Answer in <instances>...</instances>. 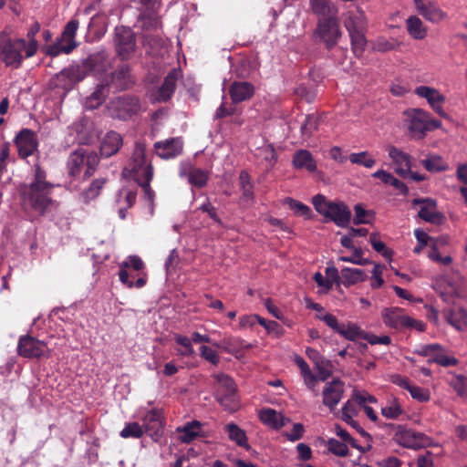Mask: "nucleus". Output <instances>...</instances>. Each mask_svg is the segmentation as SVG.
<instances>
[{
    "label": "nucleus",
    "instance_id": "f257e3e1",
    "mask_svg": "<svg viewBox=\"0 0 467 467\" xmlns=\"http://www.w3.org/2000/svg\"><path fill=\"white\" fill-rule=\"evenodd\" d=\"M53 185L46 181V171L39 166L35 167V179L29 185H25L21 195L25 204L34 210L44 213L52 203L49 194Z\"/></svg>",
    "mask_w": 467,
    "mask_h": 467
},
{
    "label": "nucleus",
    "instance_id": "f03ea898",
    "mask_svg": "<svg viewBox=\"0 0 467 467\" xmlns=\"http://www.w3.org/2000/svg\"><path fill=\"white\" fill-rule=\"evenodd\" d=\"M316 211L339 227H346L351 220V212L342 202H331L322 194H317L312 199Z\"/></svg>",
    "mask_w": 467,
    "mask_h": 467
},
{
    "label": "nucleus",
    "instance_id": "7ed1b4c3",
    "mask_svg": "<svg viewBox=\"0 0 467 467\" xmlns=\"http://www.w3.org/2000/svg\"><path fill=\"white\" fill-rule=\"evenodd\" d=\"M403 114L404 125L413 139H421L427 131L441 126L440 120L434 119L428 111L421 109H410Z\"/></svg>",
    "mask_w": 467,
    "mask_h": 467
},
{
    "label": "nucleus",
    "instance_id": "20e7f679",
    "mask_svg": "<svg viewBox=\"0 0 467 467\" xmlns=\"http://www.w3.org/2000/svg\"><path fill=\"white\" fill-rule=\"evenodd\" d=\"M26 39L11 38L4 33L0 34V61L5 67H20L24 59L22 52L26 54Z\"/></svg>",
    "mask_w": 467,
    "mask_h": 467
},
{
    "label": "nucleus",
    "instance_id": "39448f33",
    "mask_svg": "<svg viewBox=\"0 0 467 467\" xmlns=\"http://www.w3.org/2000/svg\"><path fill=\"white\" fill-rule=\"evenodd\" d=\"M99 162V159L96 152L91 151L87 153L83 150H77L71 152L67 159V166L68 174L71 177H76L85 166L84 176L85 178H89L94 173Z\"/></svg>",
    "mask_w": 467,
    "mask_h": 467
},
{
    "label": "nucleus",
    "instance_id": "423d86ee",
    "mask_svg": "<svg viewBox=\"0 0 467 467\" xmlns=\"http://www.w3.org/2000/svg\"><path fill=\"white\" fill-rule=\"evenodd\" d=\"M314 36L322 42L327 49L334 47L342 36L338 22L335 16L318 19Z\"/></svg>",
    "mask_w": 467,
    "mask_h": 467
},
{
    "label": "nucleus",
    "instance_id": "0eeeda50",
    "mask_svg": "<svg viewBox=\"0 0 467 467\" xmlns=\"http://www.w3.org/2000/svg\"><path fill=\"white\" fill-rule=\"evenodd\" d=\"M148 170H150L151 175H153V168L151 164L147 161L145 157V146L137 143L131 160L129 165L124 169L123 173L129 175L134 181H137L138 178H146V171H148Z\"/></svg>",
    "mask_w": 467,
    "mask_h": 467
},
{
    "label": "nucleus",
    "instance_id": "6e6552de",
    "mask_svg": "<svg viewBox=\"0 0 467 467\" xmlns=\"http://www.w3.org/2000/svg\"><path fill=\"white\" fill-rule=\"evenodd\" d=\"M78 28V20H70L65 26L61 37L48 47L47 54L51 57H57L61 53L68 54L76 47L75 36Z\"/></svg>",
    "mask_w": 467,
    "mask_h": 467
},
{
    "label": "nucleus",
    "instance_id": "1a4fd4ad",
    "mask_svg": "<svg viewBox=\"0 0 467 467\" xmlns=\"http://www.w3.org/2000/svg\"><path fill=\"white\" fill-rule=\"evenodd\" d=\"M331 329L342 336L348 340L363 339L365 331L362 330L356 323L347 322L339 323L337 318L332 314H326L319 317Z\"/></svg>",
    "mask_w": 467,
    "mask_h": 467
},
{
    "label": "nucleus",
    "instance_id": "9d476101",
    "mask_svg": "<svg viewBox=\"0 0 467 467\" xmlns=\"http://www.w3.org/2000/svg\"><path fill=\"white\" fill-rule=\"evenodd\" d=\"M116 52L121 60L130 59L136 49L134 33L126 26H118L115 29Z\"/></svg>",
    "mask_w": 467,
    "mask_h": 467
},
{
    "label": "nucleus",
    "instance_id": "9b49d317",
    "mask_svg": "<svg viewBox=\"0 0 467 467\" xmlns=\"http://www.w3.org/2000/svg\"><path fill=\"white\" fill-rule=\"evenodd\" d=\"M420 356L427 357L430 363L434 362L442 367L456 366L458 359L448 354L440 344L422 345L415 350Z\"/></svg>",
    "mask_w": 467,
    "mask_h": 467
},
{
    "label": "nucleus",
    "instance_id": "f8f14e48",
    "mask_svg": "<svg viewBox=\"0 0 467 467\" xmlns=\"http://www.w3.org/2000/svg\"><path fill=\"white\" fill-rule=\"evenodd\" d=\"M109 109L112 117L127 119L140 109V105L137 98L122 96L111 100Z\"/></svg>",
    "mask_w": 467,
    "mask_h": 467
},
{
    "label": "nucleus",
    "instance_id": "ddd939ff",
    "mask_svg": "<svg viewBox=\"0 0 467 467\" xmlns=\"http://www.w3.org/2000/svg\"><path fill=\"white\" fill-rule=\"evenodd\" d=\"M414 93L422 99H425L430 107L441 118L447 119L448 114L443 109V104L446 100L445 96L438 89L429 86H419Z\"/></svg>",
    "mask_w": 467,
    "mask_h": 467
},
{
    "label": "nucleus",
    "instance_id": "4468645a",
    "mask_svg": "<svg viewBox=\"0 0 467 467\" xmlns=\"http://www.w3.org/2000/svg\"><path fill=\"white\" fill-rule=\"evenodd\" d=\"M145 5L140 11L138 23L143 30H155L161 26L160 17L158 16V4L155 0H140Z\"/></svg>",
    "mask_w": 467,
    "mask_h": 467
},
{
    "label": "nucleus",
    "instance_id": "2eb2a0df",
    "mask_svg": "<svg viewBox=\"0 0 467 467\" xmlns=\"http://www.w3.org/2000/svg\"><path fill=\"white\" fill-rule=\"evenodd\" d=\"M47 347L45 342L30 336L20 337L17 345V352L21 357L32 358H40L46 354Z\"/></svg>",
    "mask_w": 467,
    "mask_h": 467
},
{
    "label": "nucleus",
    "instance_id": "dca6fc26",
    "mask_svg": "<svg viewBox=\"0 0 467 467\" xmlns=\"http://www.w3.org/2000/svg\"><path fill=\"white\" fill-rule=\"evenodd\" d=\"M179 176L187 178L188 182L196 188H202L207 184L209 172L205 170L195 168L189 161H182L179 167Z\"/></svg>",
    "mask_w": 467,
    "mask_h": 467
},
{
    "label": "nucleus",
    "instance_id": "f3484780",
    "mask_svg": "<svg viewBox=\"0 0 467 467\" xmlns=\"http://www.w3.org/2000/svg\"><path fill=\"white\" fill-rule=\"evenodd\" d=\"M414 205H420L418 216L425 222L431 223H441L443 215L437 209V202L431 198L414 199L412 201Z\"/></svg>",
    "mask_w": 467,
    "mask_h": 467
},
{
    "label": "nucleus",
    "instance_id": "a211bd4d",
    "mask_svg": "<svg viewBox=\"0 0 467 467\" xmlns=\"http://www.w3.org/2000/svg\"><path fill=\"white\" fill-rule=\"evenodd\" d=\"M154 149L160 158L163 160L174 159L182 153L183 140L180 137L170 138L155 142Z\"/></svg>",
    "mask_w": 467,
    "mask_h": 467
},
{
    "label": "nucleus",
    "instance_id": "6ab92c4d",
    "mask_svg": "<svg viewBox=\"0 0 467 467\" xmlns=\"http://www.w3.org/2000/svg\"><path fill=\"white\" fill-rule=\"evenodd\" d=\"M89 69L85 60L81 64L72 65L64 68L57 74V79L63 86L70 87L82 79L88 74Z\"/></svg>",
    "mask_w": 467,
    "mask_h": 467
},
{
    "label": "nucleus",
    "instance_id": "aec40b11",
    "mask_svg": "<svg viewBox=\"0 0 467 467\" xmlns=\"http://www.w3.org/2000/svg\"><path fill=\"white\" fill-rule=\"evenodd\" d=\"M344 395V383L339 379H334L327 382L322 391L323 404L329 409L331 412L336 410Z\"/></svg>",
    "mask_w": 467,
    "mask_h": 467
},
{
    "label": "nucleus",
    "instance_id": "412c9836",
    "mask_svg": "<svg viewBox=\"0 0 467 467\" xmlns=\"http://www.w3.org/2000/svg\"><path fill=\"white\" fill-rule=\"evenodd\" d=\"M15 144L18 155L26 158L37 150V139L34 131L28 129L22 130L15 138Z\"/></svg>",
    "mask_w": 467,
    "mask_h": 467
},
{
    "label": "nucleus",
    "instance_id": "4be33fe9",
    "mask_svg": "<svg viewBox=\"0 0 467 467\" xmlns=\"http://www.w3.org/2000/svg\"><path fill=\"white\" fill-rule=\"evenodd\" d=\"M387 150L389 157L395 165V172L403 178H407L410 173V169L412 167L411 156L395 146H389Z\"/></svg>",
    "mask_w": 467,
    "mask_h": 467
},
{
    "label": "nucleus",
    "instance_id": "5701e85b",
    "mask_svg": "<svg viewBox=\"0 0 467 467\" xmlns=\"http://www.w3.org/2000/svg\"><path fill=\"white\" fill-rule=\"evenodd\" d=\"M344 26L348 33L367 31L368 19L364 11L356 6L344 14Z\"/></svg>",
    "mask_w": 467,
    "mask_h": 467
},
{
    "label": "nucleus",
    "instance_id": "b1692460",
    "mask_svg": "<svg viewBox=\"0 0 467 467\" xmlns=\"http://www.w3.org/2000/svg\"><path fill=\"white\" fill-rule=\"evenodd\" d=\"M395 440L403 447L410 449H420L428 444L427 437L412 430H404L396 433Z\"/></svg>",
    "mask_w": 467,
    "mask_h": 467
},
{
    "label": "nucleus",
    "instance_id": "393cba45",
    "mask_svg": "<svg viewBox=\"0 0 467 467\" xmlns=\"http://www.w3.org/2000/svg\"><path fill=\"white\" fill-rule=\"evenodd\" d=\"M381 317L387 327L398 330L405 328L409 317L405 315L403 309L399 307L384 308Z\"/></svg>",
    "mask_w": 467,
    "mask_h": 467
},
{
    "label": "nucleus",
    "instance_id": "a878e982",
    "mask_svg": "<svg viewBox=\"0 0 467 467\" xmlns=\"http://www.w3.org/2000/svg\"><path fill=\"white\" fill-rule=\"evenodd\" d=\"M414 5L420 16L432 23L440 22L446 16L445 13L432 1L420 0L414 3Z\"/></svg>",
    "mask_w": 467,
    "mask_h": 467
},
{
    "label": "nucleus",
    "instance_id": "bb28decb",
    "mask_svg": "<svg viewBox=\"0 0 467 467\" xmlns=\"http://www.w3.org/2000/svg\"><path fill=\"white\" fill-rule=\"evenodd\" d=\"M135 79L128 65H121L111 74L110 84L119 90L128 89L134 84Z\"/></svg>",
    "mask_w": 467,
    "mask_h": 467
},
{
    "label": "nucleus",
    "instance_id": "cd10ccee",
    "mask_svg": "<svg viewBox=\"0 0 467 467\" xmlns=\"http://www.w3.org/2000/svg\"><path fill=\"white\" fill-rule=\"evenodd\" d=\"M254 93V86L246 81H234L229 88L231 99L235 104L251 99Z\"/></svg>",
    "mask_w": 467,
    "mask_h": 467
},
{
    "label": "nucleus",
    "instance_id": "c85d7f7f",
    "mask_svg": "<svg viewBox=\"0 0 467 467\" xmlns=\"http://www.w3.org/2000/svg\"><path fill=\"white\" fill-rule=\"evenodd\" d=\"M181 78V70L173 68L164 78V81L158 91L159 101H167L175 91L177 81Z\"/></svg>",
    "mask_w": 467,
    "mask_h": 467
},
{
    "label": "nucleus",
    "instance_id": "c756f323",
    "mask_svg": "<svg viewBox=\"0 0 467 467\" xmlns=\"http://www.w3.org/2000/svg\"><path fill=\"white\" fill-rule=\"evenodd\" d=\"M122 145L120 135L115 131L108 132L103 138L100 145V154L109 158L117 153Z\"/></svg>",
    "mask_w": 467,
    "mask_h": 467
},
{
    "label": "nucleus",
    "instance_id": "7c9ffc66",
    "mask_svg": "<svg viewBox=\"0 0 467 467\" xmlns=\"http://www.w3.org/2000/svg\"><path fill=\"white\" fill-rule=\"evenodd\" d=\"M85 61L89 71H94L95 73H103L110 66L109 57L104 50L91 54Z\"/></svg>",
    "mask_w": 467,
    "mask_h": 467
},
{
    "label": "nucleus",
    "instance_id": "2f4dec72",
    "mask_svg": "<svg viewBox=\"0 0 467 467\" xmlns=\"http://www.w3.org/2000/svg\"><path fill=\"white\" fill-rule=\"evenodd\" d=\"M260 420L273 429H280L289 422V419L285 418L282 413L273 409L262 410L259 413Z\"/></svg>",
    "mask_w": 467,
    "mask_h": 467
},
{
    "label": "nucleus",
    "instance_id": "473e14b6",
    "mask_svg": "<svg viewBox=\"0 0 467 467\" xmlns=\"http://www.w3.org/2000/svg\"><path fill=\"white\" fill-rule=\"evenodd\" d=\"M292 163L296 169H305L310 172L317 170V162L310 151L306 150L296 151L293 156Z\"/></svg>",
    "mask_w": 467,
    "mask_h": 467
},
{
    "label": "nucleus",
    "instance_id": "72a5a7b5",
    "mask_svg": "<svg viewBox=\"0 0 467 467\" xmlns=\"http://www.w3.org/2000/svg\"><path fill=\"white\" fill-rule=\"evenodd\" d=\"M202 426V424L199 420H192L182 427H178L176 431L180 433V441L184 443H190L200 435Z\"/></svg>",
    "mask_w": 467,
    "mask_h": 467
},
{
    "label": "nucleus",
    "instance_id": "f704fd0d",
    "mask_svg": "<svg viewBox=\"0 0 467 467\" xmlns=\"http://www.w3.org/2000/svg\"><path fill=\"white\" fill-rule=\"evenodd\" d=\"M406 27L409 35L416 40H422L427 36L428 28L416 16H411L406 20Z\"/></svg>",
    "mask_w": 467,
    "mask_h": 467
},
{
    "label": "nucleus",
    "instance_id": "c9c22d12",
    "mask_svg": "<svg viewBox=\"0 0 467 467\" xmlns=\"http://www.w3.org/2000/svg\"><path fill=\"white\" fill-rule=\"evenodd\" d=\"M358 407L359 406L352 399L348 400L347 402L344 403L341 409L340 418L346 423L355 428L356 430L359 431L361 430V428L358 421L354 420V418L358 414Z\"/></svg>",
    "mask_w": 467,
    "mask_h": 467
},
{
    "label": "nucleus",
    "instance_id": "e433bc0d",
    "mask_svg": "<svg viewBox=\"0 0 467 467\" xmlns=\"http://www.w3.org/2000/svg\"><path fill=\"white\" fill-rule=\"evenodd\" d=\"M341 279L345 286H350L364 282L367 279V275L358 268L344 267L341 269Z\"/></svg>",
    "mask_w": 467,
    "mask_h": 467
},
{
    "label": "nucleus",
    "instance_id": "4c0bfd02",
    "mask_svg": "<svg viewBox=\"0 0 467 467\" xmlns=\"http://www.w3.org/2000/svg\"><path fill=\"white\" fill-rule=\"evenodd\" d=\"M109 94L108 84H99L95 91L86 99L85 107L88 109H94L99 107L106 99Z\"/></svg>",
    "mask_w": 467,
    "mask_h": 467
},
{
    "label": "nucleus",
    "instance_id": "58836bf2",
    "mask_svg": "<svg viewBox=\"0 0 467 467\" xmlns=\"http://www.w3.org/2000/svg\"><path fill=\"white\" fill-rule=\"evenodd\" d=\"M423 167L430 172H439L448 170L449 166L442 157L439 155H430L421 161Z\"/></svg>",
    "mask_w": 467,
    "mask_h": 467
},
{
    "label": "nucleus",
    "instance_id": "ea45409f",
    "mask_svg": "<svg viewBox=\"0 0 467 467\" xmlns=\"http://www.w3.org/2000/svg\"><path fill=\"white\" fill-rule=\"evenodd\" d=\"M402 412L403 410L395 397H389L381 407V414L387 419H397Z\"/></svg>",
    "mask_w": 467,
    "mask_h": 467
},
{
    "label": "nucleus",
    "instance_id": "a19ab883",
    "mask_svg": "<svg viewBox=\"0 0 467 467\" xmlns=\"http://www.w3.org/2000/svg\"><path fill=\"white\" fill-rule=\"evenodd\" d=\"M225 429L231 441H234L238 446L244 447L246 449L249 448L244 431L234 423L227 424Z\"/></svg>",
    "mask_w": 467,
    "mask_h": 467
},
{
    "label": "nucleus",
    "instance_id": "79ce46f5",
    "mask_svg": "<svg viewBox=\"0 0 467 467\" xmlns=\"http://www.w3.org/2000/svg\"><path fill=\"white\" fill-rule=\"evenodd\" d=\"M40 30V25L36 22L34 23L26 34L27 40H26V57H31L36 55L38 49V42L36 39V35Z\"/></svg>",
    "mask_w": 467,
    "mask_h": 467
},
{
    "label": "nucleus",
    "instance_id": "37998d69",
    "mask_svg": "<svg viewBox=\"0 0 467 467\" xmlns=\"http://www.w3.org/2000/svg\"><path fill=\"white\" fill-rule=\"evenodd\" d=\"M142 427L150 435L158 434L161 427L159 414L155 411H149L143 419Z\"/></svg>",
    "mask_w": 467,
    "mask_h": 467
},
{
    "label": "nucleus",
    "instance_id": "c03bdc74",
    "mask_svg": "<svg viewBox=\"0 0 467 467\" xmlns=\"http://www.w3.org/2000/svg\"><path fill=\"white\" fill-rule=\"evenodd\" d=\"M366 31H356L352 33H348L350 40H351V47L354 54L357 57L362 56L366 46H367V38H366Z\"/></svg>",
    "mask_w": 467,
    "mask_h": 467
},
{
    "label": "nucleus",
    "instance_id": "a18cd8bd",
    "mask_svg": "<svg viewBox=\"0 0 467 467\" xmlns=\"http://www.w3.org/2000/svg\"><path fill=\"white\" fill-rule=\"evenodd\" d=\"M447 321L458 330L467 327V313L463 309L451 311L446 315Z\"/></svg>",
    "mask_w": 467,
    "mask_h": 467
},
{
    "label": "nucleus",
    "instance_id": "49530a36",
    "mask_svg": "<svg viewBox=\"0 0 467 467\" xmlns=\"http://www.w3.org/2000/svg\"><path fill=\"white\" fill-rule=\"evenodd\" d=\"M218 402L228 411H235L239 408L236 390L216 396Z\"/></svg>",
    "mask_w": 467,
    "mask_h": 467
},
{
    "label": "nucleus",
    "instance_id": "de8ad7c7",
    "mask_svg": "<svg viewBox=\"0 0 467 467\" xmlns=\"http://www.w3.org/2000/svg\"><path fill=\"white\" fill-rule=\"evenodd\" d=\"M348 160L353 164L361 165L368 169L373 168L376 164V160L366 150L351 153Z\"/></svg>",
    "mask_w": 467,
    "mask_h": 467
},
{
    "label": "nucleus",
    "instance_id": "09e8293b",
    "mask_svg": "<svg viewBox=\"0 0 467 467\" xmlns=\"http://www.w3.org/2000/svg\"><path fill=\"white\" fill-rule=\"evenodd\" d=\"M214 378L217 382L216 396L236 390L234 380L227 375L223 373L216 374L214 375Z\"/></svg>",
    "mask_w": 467,
    "mask_h": 467
},
{
    "label": "nucleus",
    "instance_id": "8fccbe9b",
    "mask_svg": "<svg viewBox=\"0 0 467 467\" xmlns=\"http://www.w3.org/2000/svg\"><path fill=\"white\" fill-rule=\"evenodd\" d=\"M319 118L316 115H307L301 124V134L305 138H309L318 128Z\"/></svg>",
    "mask_w": 467,
    "mask_h": 467
},
{
    "label": "nucleus",
    "instance_id": "3c124183",
    "mask_svg": "<svg viewBox=\"0 0 467 467\" xmlns=\"http://www.w3.org/2000/svg\"><path fill=\"white\" fill-rule=\"evenodd\" d=\"M174 340L178 345L182 347V348L178 349V354L180 356L192 357L195 354L192 345V340L191 338L177 334L174 336Z\"/></svg>",
    "mask_w": 467,
    "mask_h": 467
},
{
    "label": "nucleus",
    "instance_id": "603ef678",
    "mask_svg": "<svg viewBox=\"0 0 467 467\" xmlns=\"http://www.w3.org/2000/svg\"><path fill=\"white\" fill-rule=\"evenodd\" d=\"M285 202L295 213L296 215L303 216L306 219L310 218L312 212L307 205L292 198H286Z\"/></svg>",
    "mask_w": 467,
    "mask_h": 467
},
{
    "label": "nucleus",
    "instance_id": "864d4df0",
    "mask_svg": "<svg viewBox=\"0 0 467 467\" xmlns=\"http://www.w3.org/2000/svg\"><path fill=\"white\" fill-rule=\"evenodd\" d=\"M310 8L314 15L326 17L330 14V0H310Z\"/></svg>",
    "mask_w": 467,
    "mask_h": 467
},
{
    "label": "nucleus",
    "instance_id": "5fc2aeb1",
    "mask_svg": "<svg viewBox=\"0 0 467 467\" xmlns=\"http://www.w3.org/2000/svg\"><path fill=\"white\" fill-rule=\"evenodd\" d=\"M146 174H147L146 178H138V180L136 182L143 189L145 200L149 202V204L150 206H152L153 199H154V192L150 187V182L152 180L153 175H151L150 170H148V171H146Z\"/></svg>",
    "mask_w": 467,
    "mask_h": 467
},
{
    "label": "nucleus",
    "instance_id": "6e6d98bb",
    "mask_svg": "<svg viewBox=\"0 0 467 467\" xmlns=\"http://www.w3.org/2000/svg\"><path fill=\"white\" fill-rule=\"evenodd\" d=\"M105 182V179H97L93 181L90 186L82 194L85 202H88L97 198L99 195L100 191L103 188Z\"/></svg>",
    "mask_w": 467,
    "mask_h": 467
},
{
    "label": "nucleus",
    "instance_id": "4d7b16f0",
    "mask_svg": "<svg viewBox=\"0 0 467 467\" xmlns=\"http://www.w3.org/2000/svg\"><path fill=\"white\" fill-rule=\"evenodd\" d=\"M145 430L141 425L137 422H130L126 424V426L121 430L120 436L124 439L128 438H140Z\"/></svg>",
    "mask_w": 467,
    "mask_h": 467
},
{
    "label": "nucleus",
    "instance_id": "13d9d810",
    "mask_svg": "<svg viewBox=\"0 0 467 467\" xmlns=\"http://www.w3.org/2000/svg\"><path fill=\"white\" fill-rule=\"evenodd\" d=\"M353 254L351 256H340L338 257V261L348 262L358 265H367L371 264V261L368 258H363V251L361 248H354Z\"/></svg>",
    "mask_w": 467,
    "mask_h": 467
},
{
    "label": "nucleus",
    "instance_id": "bf43d9fd",
    "mask_svg": "<svg viewBox=\"0 0 467 467\" xmlns=\"http://www.w3.org/2000/svg\"><path fill=\"white\" fill-rule=\"evenodd\" d=\"M316 368L317 370V377L321 381H325L332 375V364L328 359H326L325 358L315 364Z\"/></svg>",
    "mask_w": 467,
    "mask_h": 467
},
{
    "label": "nucleus",
    "instance_id": "052dcab7",
    "mask_svg": "<svg viewBox=\"0 0 467 467\" xmlns=\"http://www.w3.org/2000/svg\"><path fill=\"white\" fill-rule=\"evenodd\" d=\"M369 242L375 251L380 253L385 258L390 259L393 252L386 247V244L379 240L378 234H372Z\"/></svg>",
    "mask_w": 467,
    "mask_h": 467
},
{
    "label": "nucleus",
    "instance_id": "680f3d73",
    "mask_svg": "<svg viewBox=\"0 0 467 467\" xmlns=\"http://www.w3.org/2000/svg\"><path fill=\"white\" fill-rule=\"evenodd\" d=\"M414 235L418 241V244L414 247L413 252L416 254L421 253L423 248L429 244V242H431L433 238L429 236L424 231L418 228L414 231Z\"/></svg>",
    "mask_w": 467,
    "mask_h": 467
},
{
    "label": "nucleus",
    "instance_id": "e2e57ef3",
    "mask_svg": "<svg viewBox=\"0 0 467 467\" xmlns=\"http://www.w3.org/2000/svg\"><path fill=\"white\" fill-rule=\"evenodd\" d=\"M327 447L329 451L337 456L344 457L348 454V446L344 442L336 439H329L327 441Z\"/></svg>",
    "mask_w": 467,
    "mask_h": 467
},
{
    "label": "nucleus",
    "instance_id": "0e129e2a",
    "mask_svg": "<svg viewBox=\"0 0 467 467\" xmlns=\"http://www.w3.org/2000/svg\"><path fill=\"white\" fill-rule=\"evenodd\" d=\"M351 399L360 408H363L364 405H368V403H376L377 402V399L366 391L354 390L352 393Z\"/></svg>",
    "mask_w": 467,
    "mask_h": 467
},
{
    "label": "nucleus",
    "instance_id": "69168bd1",
    "mask_svg": "<svg viewBox=\"0 0 467 467\" xmlns=\"http://www.w3.org/2000/svg\"><path fill=\"white\" fill-rule=\"evenodd\" d=\"M408 391L410 392V396L417 400L420 402H426L429 401L431 399V393L429 389L420 388L415 385H410Z\"/></svg>",
    "mask_w": 467,
    "mask_h": 467
},
{
    "label": "nucleus",
    "instance_id": "338daca9",
    "mask_svg": "<svg viewBox=\"0 0 467 467\" xmlns=\"http://www.w3.org/2000/svg\"><path fill=\"white\" fill-rule=\"evenodd\" d=\"M372 48L378 52H388L396 48V44L385 37H379L372 44Z\"/></svg>",
    "mask_w": 467,
    "mask_h": 467
},
{
    "label": "nucleus",
    "instance_id": "774afa93",
    "mask_svg": "<svg viewBox=\"0 0 467 467\" xmlns=\"http://www.w3.org/2000/svg\"><path fill=\"white\" fill-rule=\"evenodd\" d=\"M451 387L456 390V392L464 396L467 394V378L464 376H455L451 381Z\"/></svg>",
    "mask_w": 467,
    "mask_h": 467
}]
</instances>
